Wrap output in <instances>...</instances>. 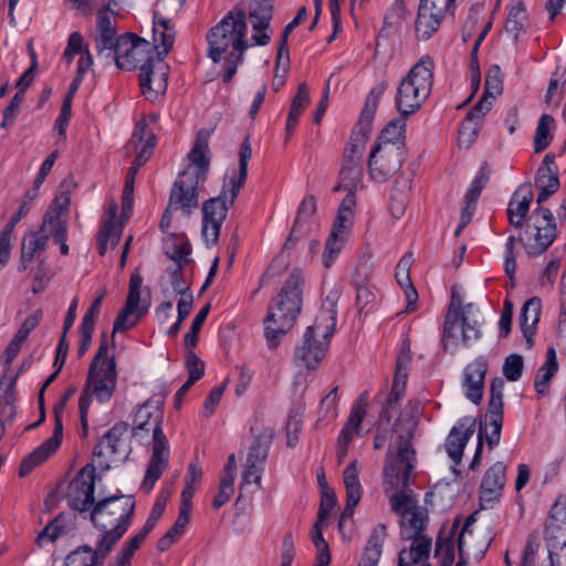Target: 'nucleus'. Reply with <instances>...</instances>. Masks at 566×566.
<instances>
[{
	"instance_id": "nucleus-60",
	"label": "nucleus",
	"mask_w": 566,
	"mask_h": 566,
	"mask_svg": "<svg viewBox=\"0 0 566 566\" xmlns=\"http://www.w3.org/2000/svg\"><path fill=\"white\" fill-rule=\"evenodd\" d=\"M436 555L440 557L439 566H451L454 562L453 543L450 538L439 536L436 543Z\"/></svg>"
},
{
	"instance_id": "nucleus-48",
	"label": "nucleus",
	"mask_w": 566,
	"mask_h": 566,
	"mask_svg": "<svg viewBox=\"0 0 566 566\" xmlns=\"http://www.w3.org/2000/svg\"><path fill=\"white\" fill-rule=\"evenodd\" d=\"M541 301L537 297L527 300L520 313L518 322L521 329L535 328L539 321Z\"/></svg>"
},
{
	"instance_id": "nucleus-26",
	"label": "nucleus",
	"mask_w": 566,
	"mask_h": 566,
	"mask_svg": "<svg viewBox=\"0 0 566 566\" xmlns=\"http://www.w3.org/2000/svg\"><path fill=\"white\" fill-rule=\"evenodd\" d=\"M363 155L364 148L360 143H349L347 145L339 172L340 181L335 187V191H339L340 187H357L361 175Z\"/></svg>"
},
{
	"instance_id": "nucleus-34",
	"label": "nucleus",
	"mask_w": 566,
	"mask_h": 566,
	"mask_svg": "<svg viewBox=\"0 0 566 566\" xmlns=\"http://www.w3.org/2000/svg\"><path fill=\"white\" fill-rule=\"evenodd\" d=\"M411 179L406 176L398 177L390 191L389 210L391 216L399 220L406 212L409 205V190Z\"/></svg>"
},
{
	"instance_id": "nucleus-2",
	"label": "nucleus",
	"mask_w": 566,
	"mask_h": 566,
	"mask_svg": "<svg viewBox=\"0 0 566 566\" xmlns=\"http://www.w3.org/2000/svg\"><path fill=\"white\" fill-rule=\"evenodd\" d=\"M252 156L250 136L247 135L239 150V169L230 177L218 197L210 198L202 205V238L207 245L218 242L220 229L230 207L243 187L248 176V164Z\"/></svg>"
},
{
	"instance_id": "nucleus-13",
	"label": "nucleus",
	"mask_w": 566,
	"mask_h": 566,
	"mask_svg": "<svg viewBox=\"0 0 566 566\" xmlns=\"http://www.w3.org/2000/svg\"><path fill=\"white\" fill-rule=\"evenodd\" d=\"M554 220L553 213L547 208H538L533 212L526 222V232L532 229L534 233L524 243L528 255L542 254L554 242L556 239V224Z\"/></svg>"
},
{
	"instance_id": "nucleus-38",
	"label": "nucleus",
	"mask_w": 566,
	"mask_h": 566,
	"mask_svg": "<svg viewBox=\"0 0 566 566\" xmlns=\"http://www.w3.org/2000/svg\"><path fill=\"white\" fill-rule=\"evenodd\" d=\"M176 32L165 18H154V41L159 42L157 56L165 59L174 45Z\"/></svg>"
},
{
	"instance_id": "nucleus-18",
	"label": "nucleus",
	"mask_w": 566,
	"mask_h": 566,
	"mask_svg": "<svg viewBox=\"0 0 566 566\" xmlns=\"http://www.w3.org/2000/svg\"><path fill=\"white\" fill-rule=\"evenodd\" d=\"M458 333L461 335L463 345H469L471 342L480 338V329L475 321L470 322L469 317L460 308L448 310L443 324L442 346L448 349L449 342L458 338Z\"/></svg>"
},
{
	"instance_id": "nucleus-59",
	"label": "nucleus",
	"mask_w": 566,
	"mask_h": 566,
	"mask_svg": "<svg viewBox=\"0 0 566 566\" xmlns=\"http://www.w3.org/2000/svg\"><path fill=\"white\" fill-rule=\"evenodd\" d=\"M453 3L454 0H420L419 7L443 21Z\"/></svg>"
},
{
	"instance_id": "nucleus-37",
	"label": "nucleus",
	"mask_w": 566,
	"mask_h": 566,
	"mask_svg": "<svg viewBox=\"0 0 566 566\" xmlns=\"http://www.w3.org/2000/svg\"><path fill=\"white\" fill-rule=\"evenodd\" d=\"M273 438L274 431L270 428L264 429L261 433H259L249 448L245 462L264 467Z\"/></svg>"
},
{
	"instance_id": "nucleus-56",
	"label": "nucleus",
	"mask_w": 566,
	"mask_h": 566,
	"mask_svg": "<svg viewBox=\"0 0 566 566\" xmlns=\"http://www.w3.org/2000/svg\"><path fill=\"white\" fill-rule=\"evenodd\" d=\"M502 90L503 80L501 69L499 65H492L486 73L484 93L495 98L502 93Z\"/></svg>"
},
{
	"instance_id": "nucleus-32",
	"label": "nucleus",
	"mask_w": 566,
	"mask_h": 566,
	"mask_svg": "<svg viewBox=\"0 0 566 566\" xmlns=\"http://www.w3.org/2000/svg\"><path fill=\"white\" fill-rule=\"evenodd\" d=\"M533 200V190L531 185H521L513 193L509 207V222L514 228H522L525 224V217L530 210Z\"/></svg>"
},
{
	"instance_id": "nucleus-55",
	"label": "nucleus",
	"mask_w": 566,
	"mask_h": 566,
	"mask_svg": "<svg viewBox=\"0 0 566 566\" xmlns=\"http://www.w3.org/2000/svg\"><path fill=\"white\" fill-rule=\"evenodd\" d=\"M524 368V358L520 354L509 355L503 364V375L509 381H517Z\"/></svg>"
},
{
	"instance_id": "nucleus-31",
	"label": "nucleus",
	"mask_w": 566,
	"mask_h": 566,
	"mask_svg": "<svg viewBox=\"0 0 566 566\" xmlns=\"http://www.w3.org/2000/svg\"><path fill=\"white\" fill-rule=\"evenodd\" d=\"M410 541V547L399 552L397 566H423L430 564L429 556L432 538L427 535H419Z\"/></svg>"
},
{
	"instance_id": "nucleus-62",
	"label": "nucleus",
	"mask_w": 566,
	"mask_h": 566,
	"mask_svg": "<svg viewBox=\"0 0 566 566\" xmlns=\"http://www.w3.org/2000/svg\"><path fill=\"white\" fill-rule=\"evenodd\" d=\"M536 187L541 190L537 197V203L546 201L559 188V179L557 175H549L543 178V182H535Z\"/></svg>"
},
{
	"instance_id": "nucleus-19",
	"label": "nucleus",
	"mask_w": 566,
	"mask_h": 566,
	"mask_svg": "<svg viewBox=\"0 0 566 566\" xmlns=\"http://www.w3.org/2000/svg\"><path fill=\"white\" fill-rule=\"evenodd\" d=\"M387 90V84L381 82L377 84L367 95L364 108L360 113L358 123L356 124L349 143H360L365 149V144L371 133V124L378 108L381 96Z\"/></svg>"
},
{
	"instance_id": "nucleus-30",
	"label": "nucleus",
	"mask_w": 566,
	"mask_h": 566,
	"mask_svg": "<svg viewBox=\"0 0 566 566\" xmlns=\"http://www.w3.org/2000/svg\"><path fill=\"white\" fill-rule=\"evenodd\" d=\"M113 551L98 539L95 548L90 545L78 546L65 559V566H103L106 557Z\"/></svg>"
},
{
	"instance_id": "nucleus-12",
	"label": "nucleus",
	"mask_w": 566,
	"mask_h": 566,
	"mask_svg": "<svg viewBox=\"0 0 566 566\" xmlns=\"http://www.w3.org/2000/svg\"><path fill=\"white\" fill-rule=\"evenodd\" d=\"M157 49L158 46H153L148 41L134 33H125L119 36L115 63L120 70L142 69L143 64L156 59L154 50Z\"/></svg>"
},
{
	"instance_id": "nucleus-35",
	"label": "nucleus",
	"mask_w": 566,
	"mask_h": 566,
	"mask_svg": "<svg viewBox=\"0 0 566 566\" xmlns=\"http://www.w3.org/2000/svg\"><path fill=\"white\" fill-rule=\"evenodd\" d=\"M409 115H400L390 120L381 130L376 144L381 146H392L406 150V119Z\"/></svg>"
},
{
	"instance_id": "nucleus-50",
	"label": "nucleus",
	"mask_w": 566,
	"mask_h": 566,
	"mask_svg": "<svg viewBox=\"0 0 566 566\" xmlns=\"http://www.w3.org/2000/svg\"><path fill=\"white\" fill-rule=\"evenodd\" d=\"M553 124L554 118L551 115L543 114L541 116L534 138L535 153L543 151L551 144L552 136L549 135V128Z\"/></svg>"
},
{
	"instance_id": "nucleus-61",
	"label": "nucleus",
	"mask_w": 566,
	"mask_h": 566,
	"mask_svg": "<svg viewBox=\"0 0 566 566\" xmlns=\"http://www.w3.org/2000/svg\"><path fill=\"white\" fill-rule=\"evenodd\" d=\"M234 493V482L231 478H221L219 491L212 500V507L219 510L224 505Z\"/></svg>"
},
{
	"instance_id": "nucleus-1",
	"label": "nucleus",
	"mask_w": 566,
	"mask_h": 566,
	"mask_svg": "<svg viewBox=\"0 0 566 566\" xmlns=\"http://www.w3.org/2000/svg\"><path fill=\"white\" fill-rule=\"evenodd\" d=\"M209 138V130L198 132L195 145L188 154L190 165L178 175L169 195V208L181 210L185 217H189L198 208L199 192L208 178Z\"/></svg>"
},
{
	"instance_id": "nucleus-36",
	"label": "nucleus",
	"mask_w": 566,
	"mask_h": 566,
	"mask_svg": "<svg viewBox=\"0 0 566 566\" xmlns=\"http://www.w3.org/2000/svg\"><path fill=\"white\" fill-rule=\"evenodd\" d=\"M387 536L386 524L379 523L376 525L368 538L365 547L364 555L359 565L378 566L379 559L382 554V545Z\"/></svg>"
},
{
	"instance_id": "nucleus-40",
	"label": "nucleus",
	"mask_w": 566,
	"mask_h": 566,
	"mask_svg": "<svg viewBox=\"0 0 566 566\" xmlns=\"http://www.w3.org/2000/svg\"><path fill=\"white\" fill-rule=\"evenodd\" d=\"M142 284L143 276L138 272L132 273L125 305L135 311L137 317H142L150 307V301L140 296Z\"/></svg>"
},
{
	"instance_id": "nucleus-24",
	"label": "nucleus",
	"mask_w": 566,
	"mask_h": 566,
	"mask_svg": "<svg viewBox=\"0 0 566 566\" xmlns=\"http://www.w3.org/2000/svg\"><path fill=\"white\" fill-rule=\"evenodd\" d=\"M354 214L337 212L336 219L333 224L332 232L326 241L325 251L323 254V263L325 268H329L334 260L342 251L344 243L348 237L353 226Z\"/></svg>"
},
{
	"instance_id": "nucleus-57",
	"label": "nucleus",
	"mask_w": 566,
	"mask_h": 566,
	"mask_svg": "<svg viewBox=\"0 0 566 566\" xmlns=\"http://www.w3.org/2000/svg\"><path fill=\"white\" fill-rule=\"evenodd\" d=\"M407 518L408 530L403 535L405 539H411L419 535H424L422 532L426 528L427 516L419 511H409Z\"/></svg>"
},
{
	"instance_id": "nucleus-33",
	"label": "nucleus",
	"mask_w": 566,
	"mask_h": 566,
	"mask_svg": "<svg viewBox=\"0 0 566 566\" xmlns=\"http://www.w3.org/2000/svg\"><path fill=\"white\" fill-rule=\"evenodd\" d=\"M151 151L144 147L136 158L134 159L132 166L127 171V176L125 179L124 190L122 195V218L128 219L133 211L134 206V184L135 177L142 166H144L147 160L150 158Z\"/></svg>"
},
{
	"instance_id": "nucleus-64",
	"label": "nucleus",
	"mask_w": 566,
	"mask_h": 566,
	"mask_svg": "<svg viewBox=\"0 0 566 566\" xmlns=\"http://www.w3.org/2000/svg\"><path fill=\"white\" fill-rule=\"evenodd\" d=\"M186 363L189 373V382L198 381L205 375L203 361L192 350H189Z\"/></svg>"
},
{
	"instance_id": "nucleus-45",
	"label": "nucleus",
	"mask_w": 566,
	"mask_h": 566,
	"mask_svg": "<svg viewBox=\"0 0 566 566\" xmlns=\"http://www.w3.org/2000/svg\"><path fill=\"white\" fill-rule=\"evenodd\" d=\"M482 125V120L475 118L473 113H468L459 128V146L469 148L476 138Z\"/></svg>"
},
{
	"instance_id": "nucleus-22",
	"label": "nucleus",
	"mask_w": 566,
	"mask_h": 566,
	"mask_svg": "<svg viewBox=\"0 0 566 566\" xmlns=\"http://www.w3.org/2000/svg\"><path fill=\"white\" fill-rule=\"evenodd\" d=\"M545 539L549 566H566V518L558 520L551 514L546 524Z\"/></svg>"
},
{
	"instance_id": "nucleus-44",
	"label": "nucleus",
	"mask_w": 566,
	"mask_h": 566,
	"mask_svg": "<svg viewBox=\"0 0 566 566\" xmlns=\"http://www.w3.org/2000/svg\"><path fill=\"white\" fill-rule=\"evenodd\" d=\"M191 245L185 237L174 235L166 243V255L172 260L176 265H186L191 260Z\"/></svg>"
},
{
	"instance_id": "nucleus-17",
	"label": "nucleus",
	"mask_w": 566,
	"mask_h": 566,
	"mask_svg": "<svg viewBox=\"0 0 566 566\" xmlns=\"http://www.w3.org/2000/svg\"><path fill=\"white\" fill-rule=\"evenodd\" d=\"M95 467L86 464L70 483V504L81 512H87L95 504Z\"/></svg>"
},
{
	"instance_id": "nucleus-46",
	"label": "nucleus",
	"mask_w": 566,
	"mask_h": 566,
	"mask_svg": "<svg viewBox=\"0 0 566 566\" xmlns=\"http://www.w3.org/2000/svg\"><path fill=\"white\" fill-rule=\"evenodd\" d=\"M122 237V226H112L111 222H103L97 234V244L99 255H104L107 251V244L115 248Z\"/></svg>"
},
{
	"instance_id": "nucleus-14",
	"label": "nucleus",
	"mask_w": 566,
	"mask_h": 566,
	"mask_svg": "<svg viewBox=\"0 0 566 566\" xmlns=\"http://www.w3.org/2000/svg\"><path fill=\"white\" fill-rule=\"evenodd\" d=\"M406 150L392 146L375 144L368 158V172L377 182H385L402 166Z\"/></svg>"
},
{
	"instance_id": "nucleus-63",
	"label": "nucleus",
	"mask_w": 566,
	"mask_h": 566,
	"mask_svg": "<svg viewBox=\"0 0 566 566\" xmlns=\"http://www.w3.org/2000/svg\"><path fill=\"white\" fill-rule=\"evenodd\" d=\"M302 428V416L300 413H291L286 422V444L289 448H294L300 439Z\"/></svg>"
},
{
	"instance_id": "nucleus-51",
	"label": "nucleus",
	"mask_w": 566,
	"mask_h": 566,
	"mask_svg": "<svg viewBox=\"0 0 566 566\" xmlns=\"http://www.w3.org/2000/svg\"><path fill=\"white\" fill-rule=\"evenodd\" d=\"M411 361L410 349L407 348L402 350L397 357L396 361V373L394 377L392 388L402 389L406 388V382L408 378V366Z\"/></svg>"
},
{
	"instance_id": "nucleus-20",
	"label": "nucleus",
	"mask_w": 566,
	"mask_h": 566,
	"mask_svg": "<svg viewBox=\"0 0 566 566\" xmlns=\"http://www.w3.org/2000/svg\"><path fill=\"white\" fill-rule=\"evenodd\" d=\"M367 399L368 394L364 391L352 407L348 419L338 436L336 454L339 463L346 458L354 434H359L361 430V423L366 416Z\"/></svg>"
},
{
	"instance_id": "nucleus-54",
	"label": "nucleus",
	"mask_w": 566,
	"mask_h": 566,
	"mask_svg": "<svg viewBox=\"0 0 566 566\" xmlns=\"http://www.w3.org/2000/svg\"><path fill=\"white\" fill-rule=\"evenodd\" d=\"M211 305L206 304L192 321L190 331L185 335V345L187 348H192L197 345L199 332L210 312Z\"/></svg>"
},
{
	"instance_id": "nucleus-49",
	"label": "nucleus",
	"mask_w": 566,
	"mask_h": 566,
	"mask_svg": "<svg viewBox=\"0 0 566 566\" xmlns=\"http://www.w3.org/2000/svg\"><path fill=\"white\" fill-rule=\"evenodd\" d=\"M49 231V238L53 237L55 243L60 244V250L63 255L69 254V245L66 244V221L60 217L59 212H51V223Z\"/></svg>"
},
{
	"instance_id": "nucleus-15",
	"label": "nucleus",
	"mask_w": 566,
	"mask_h": 566,
	"mask_svg": "<svg viewBox=\"0 0 566 566\" xmlns=\"http://www.w3.org/2000/svg\"><path fill=\"white\" fill-rule=\"evenodd\" d=\"M503 390L504 380L502 378H494L490 385V399L485 415L488 422L483 423L484 434L490 449L496 447L501 439L503 427Z\"/></svg>"
},
{
	"instance_id": "nucleus-28",
	"label": "nucleus",
	"mask_w": 566,
	"mask_h": 566,
	"mask_svg": "<svg viewBox=\"0 0 566 566\" xmlns=\"http://www.w3.org/2000/svg\"><path fill=\"white\" fill-rule=\"evenodd\" d=\"M475 431V419L463 417L451 429L444 448L450 459L459 464L462 460L463 450Z\"/></svg>"
},
{
	"instance_id": "nucleus-21",
	"label": "nucleus",
	"mask_w": 566,
	"mask_h": 566,
	"mask_svg": "<svg viewBox=\"0 0 566 566\" xmlns=\"http://www.w3.org/2000/svg\"><path fill=\"white\" fill-rule=\"evenodd\" d=\"M51 223V212H46L43 222L38 231L28 232L21 243V255L18 265L19 272H24L36 254L45 251L49 241V231Z\"/></svg>"
},
{
	"instance_id": "nucleus-42",
	"label": "nucleus",
	"mask_w": 566,
	"mask_h": 566,
	"mask_svg": "<svg viewBox=\"0 0 566 566\" xmlns=\"http://www.w3.org/2000/svg\"><path fill=\"white\" fill-rule=\"evenodd\" d=\"M441 22L434 14L419 7L415 21L416 38L419 41H428L439 30Z\"/></svg>"
},
{
	"instance_id": "nucleus-39",
	"label": "nucleus",
	"mask_w": 566,
	"mask_h": 566,
	"mask_svg": "<svg viewBox=\"0 0 566 566\" xmlns=\"http://www.w3.org/2000/svg\"><path fill=\"white\" fill-rule=\"evenodd\" d=\"M558 369L556 352L553 347L547 349L546 353V361L544 365L537 370L535 378V390L541 396H546L548 394V388L552 378L555 376Z\"/></svg>"
},
{
	"instance_id": "nucleus-53",
	"label": "nucleus",
	"mask_w": 566,
	"mask_h": 566,
	"mask_svg": "<svg viewBox=\"0 0 566 566\" xmlns=\"http://www.w3.org/2000/svg\"><path fill=\"white\" fill-rule=\"evenodd\" d=\"M397 492L391 494L389 497L391 510L403 516H407L409 513V506L412 503V491L408 489L399 488L396 489Z\"/></svg>"
},
{
	"instance_id": "nucleus-10",
	"label": "nucleus",
	"mask_w": 566,
	"mask_h": 566,
	"mask_svg": "<svg viewBox=\"0 0 566 566\" xmlns=\"http://www.w3.org/2000/svg\"><path fill=\"white\" fill-rule=\"evenodd\" d=\"M116 361L111 359L106 367L90 366L84 390L78 400L81 423L87 429V412L94 397L99 402L111 400L116 388Z\"/></svg>"
},
{
	"instance_id": "nucleus-29",
	"label": "nucleus",
	"mask_w": 566,
	"mask_h": 566,
	"mask_svg": "<svg viewBox=\"0 0 566 566\" xmlns=\"http://www.w3.org/2000/svg\"><path fill=\"white\" fill-rule=\"evenodd\" d=\"M488 364L483 358H476L464 369L465 396L473 403L479 405L483 398L484 379Z\"/></svg>"
},
{
	"instance_id": "nucleus-4",
	"label": "nucleus",
	"mask_w": 566,
	"mask_h": 566,
	"mask_svg": "<svg viewBox=\"0 0 566 566\" xmlns=\"http://www.w3.org/2000/svg\"><path fill=\"white\" fill-rule=\"evenodd\" d=\"M135 506L133 496L124 494L106 496L96 502L90 511V520L102 532L99 541L114 548L129 528Z\"/></svg>"
},
{
	"instance_id": "nucleus-16",
	"label": "nucleus",
	"mask_w": 566,
	"mask_h": 566,
	"mask_svg": "<svg viewBox=\"0 0 566 566\" xmlns=\"http://www.w3.org/2000/svg\"><path fill=\"white\" fill-rule=\"evenodd\" d=\"M169 66L163 57H156L143 64L139 84L143 95L149 101H156L167 91Z\"/></svg>"
},
{
	"instance_id": "nucleus-3",
	"label": "nucleus",
	"mask_w": 566,
	"mask_h": 566,
	"mask_svg": "<svg viewBox=\"0 0 566 566\" xmlns=\"http://www.w3.org/2000/svg\"><path fill=\"white\" fill-rule=\"evenodd\" d=\"M302 273L294 270L270 305L264 318L269 348H276L280 338L294 326L302 310Z\"/></svg>"
},
{
	"instance_id": "nucleus-5",
	"label": "nucleus",
	"mask_w": 566,
	"mask_h": 566,
	"mask_svg": "<svg viewBox=\"0 0 566 566\" xmlns=\"http://www.w3.org/2000/svg\"><path fill=\"white\" fill-rule=\"evenodd\" d=\"M247 34V13L241 8H234L209 30L207 34L208 56L218 63L229 51V55L237 56V61H243L244 52L250 46Z\"/></svg>"
},
{
	"instance_id": "nucleus-23",
	"label": "nucleus",
	"mask_w": 566,
	"mask_h": 566,
	"mask_svg": "<svg viewBox=\"0 0 566 566\" xmlns=\"http://www.w3.org/2000/svg\"><path fill=\"white\" fill-rule=\"evenodd\" d=\"M54 420L53 436L22 460L19 469V475L21 478L27 476L36 465L44 462L60 447L63 436V423L61 416H56Z\"/></svg>"
},
{
	"instance_id": "nucleus-9",
	"label": "nucleus",
	"mask_w": 566,
	"mask_h": 566,
	"mask_svg": "<svg viewBox=\"0 0 566 566\" xmlns=\"http://www.w3.org/2000/svg\"><path fill=\"white\" fill-rule=\"evenodd\" d=\"M434 62L422 56L401 80L395 103L400 115H411L420 108L431 93Z\"/></svg>"
},
{
	"instance_id": "nucleus-27",
	"label": "nucleus",
	"mask_w": 566,
	"mask_h": 566,
	"mask_svg": "<svg viewBox=\"0 0 566 566\" xmlns=\"http://www.w3.org/2000/svg\"><path fill=\"white\" fill-rule=\"evenodd\" d=\"M273 15V6L271 0H252L249 17L254 31L252 41L255 45H268L271 36L266 33Z\"/></svg>"
},
{
	"instance_id": "nucleus-58",
	"label": "nucleus",
	"mask_w": 566,
	"mask_h": 566,
	"mask_svg": "<svg viewBox=\"0 0 566 566\" xmlns=\"http://www.w3.org/2000/svg\"><path fill=\"white\" fill-rule=\"evenodd\" d=\"M563 75L556 70L548 83L547 92L545 94L544 101L548 106L557 107L562 101V88H560V80Z\"/></svg>"
},
{
	"instance_id": "nucleus-8",
	"label": "nucleus",
	"mask_w": 566,
	"mask_h": 566,
	"mask_svg": "<svg viewBox=\"0 0 566 566\" xmlns=\"http://www.w3.org/2000/svg\"><path fill=\"white\" fill-rule=\"evenodd\" d=\"M328 307L323 305L315 325L308 326L303 343L295 350V359L302 361L307 369H316L327 352L329 338L336 326V303L327 297Z\"/></svg>"
},
{
	"instance_id": "nucleus-47",
	"label": "nucleus",
	"mask_w": 566,
	"mask_h": 566,
	"mask_svg": "<svg viewBox=\"0 0 566 566\" xmlns=\"http://www.w3.org/2000/svg\"><path fill=\"white\" fill-rule=\"evenodd\" d=\"M343 480L346 488V497L361 499L363 489L359 482L358 461L353 460L344 470Z\"/></svg>"
},
{
	"instance_id": "nucleus-43",
	"label": "nucleus",
	"mask_w": 566,
	"mask_h": 566,
	"mask_svg": "<svg viewBox=\"0 0 566 566\" xmlns=\"http://www.w3.org/2000/svg\"><path fill=\"white\" fill-rule=\"evenodd\" d=\"M369 273L368 269L358 268L353 275V283L356 287V304L361 311L366 305L374 302L376 295L373 289L368 285Z\"/></svg>"
},
{
	"instance_id": "nucleus-52",
	"label": "nucleus",
	"mask_w": 566,
	"mask_h": 566,
	"mask_svg": "<svg viewBox=\"0 0 566 566\" xmlns=\"http://www.w3.org/2000/svg\"><path fill=\"white\" fill-rule=\"evenodd\" d=\"M317 210L316 198L313 195H307L300 203L295 221L297 224L304 226L310 229V223Z\"/></svg>"
},
{
	"instance_id": "nucleus-7",
	"label": "nucleus",
	"mask_w": 566,
	"mask_h": 566,
	"mask_svg": "<svg viewBox=\"0 0 566 566\" xmlns=\"http://www.w3.org/2000/svg\"><path fill=\"white\" fill-rule=\"evenodd\" d=\"M417 423L408 420L405 432L397 438L396 446H389L384 462V489L386 493L409 486L417 463L416 449L411 443Z\"/></svg>"
},
{
	"instance_id": "nucleus-6",
	"label": "nucleus",
	"mask_w": 566,
	"mask_h": 566,
	"mask_svg": "<svg viewBox=\"0 0 566 566\" xmlns=\"http://www.w3.org/2000/svg\"><path fill=\"white\" fill-rule=\"evenodd\" d=\"M153 423V453L147 465L142 488L149 493L155 483L168 467L169 444L163 431V411L150 401L140 405L134 417L133 436H137L139 430H145L146 426Z\"/></svg>"
},
{
	"instance_id": "nucleus-11",
	"label": "nucleus",
	"mask_w": 566,
	"mask_h": 566,
	"mask_svg": "<svg viewBox=\"0 0 566 566\" xmlns=\"http://www.w3.org/2000/svg\"><path fill=\"white\" fill-rule=\"evenodd\" d=\"M132 452L129 442V424L116 422L95 446L93 454L99 460L103 471L111 469V461L124 462Z\"/></svg>"
},
{
	"instance_id": "nucleus-25",
	"label": "nucleus",
	"mask_w": 566,
	"mask_h": 566,
	"mask_svg": "<svg viewBox=\"0 0 566 566\" xmlns=\"http://www.w3.org/2000/svg\"><path fill=\"white\" fill-rule=\"evenodd\" d=\"M506 483V465L497 461L485 472L480 485V501L483 507L492 506L502 495Z\"/></svg>"
},
{
	"instance_id": "nucleus-41",
	"label": "nucleus",
	"mask_w": 566,
	"mask_h": 566,
	"mask_svg": "<svg viewBox=\"0 0 566 566\" xmlns=\"http://www.w3.org/2000/svg\"><path fill=\"white\" fill-rule=\"evenodd\" d=\"M526 21V8L522 1H517L511 7L505 22V32L514 44L517 43L520 35L524 32Z\"/></svg>"
}]
</instances>
